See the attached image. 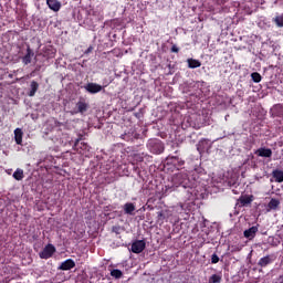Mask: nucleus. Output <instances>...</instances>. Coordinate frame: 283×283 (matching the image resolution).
<instances>
[{
    "mask_svg": "<svg viewBox=\"0 0 283 283\" xmlns=\"http://www.w3.org/2000/svg\"><path fill=\"white\" fill-rule=\"evenodd\" d=\"M187 178V174H177L172 177V185L165 186L163 189L164 193H171V191L176 190V187H180V185L185 184V179Z\"/></svg>",
    "mask_w": 283,
    "mask_h": 283,
    "instance_id": "obj_1",
    "label": "nucleus"
},
{
    "mask_svg": "<svg viewBox=\"0 0 283 283\" xmlns=\"http://www.w3.org/2000/svg\"><path fill=\"white\" fill-rule=\"evenodd\" d=\"M55 251H56V248H54V245H52V244H49L40 253V258L42 260H48V259H50L51 255H54Z\"/></svg>",
    "mask_w": 283,
    "mask_h": 283,
    "instance_id": "obj_2",
    "label": "nucleus"
},
{
    "mask_svg": "<svg viewBox=\"0 0 283 283\" xmlns=\"http://www.w3.org/2000/svg\"><path fill=\"white\" fill-rule=\"evenodd\" d=\"M84 90H86V92L90 94H98V92L103 91V86L96 83H88L84 86Z\"/></svg>",
    "mask_w": 283,
    "mask_h": 283,
    "instance_id": "obj_3",
    "label": "nucleus"
},
{
    "mask_svg": "<svg viewBox=\"0 0 283 283\" xmlns=\"http://www.w3.org/2000/svg\"><path fill=\"white\" fill-rule=\"evenodd\" d=\"M146 243L143 240H137L132 244L133 253H143L145 251Z\"/></svg>",
    "mask_w": 283,
    "mask_h": 283,
    "instance_id": "obj_4",
    "label": "nucleus"
},
{
    "mask_svg": "<svg viewBox=\"0 0 283 283\" xmlns=\"http://www.w3.org/2000/svg\"><path fill=\"white\" fill-rule=\"evenodd\" d=\"M76 266V263L72 259H67L64 262L61 263L59 266L60 271H71V269H74Z\"/></svg>",
    "mask_w": 283,
    "mask_h": 283,
    "instance_id": "obj_5",
    "label": "nucleus"
},
{
    "mask_svg": "<svg viewBox=\"0 0 283 283\" xmlns=\"http://www.w3.org/2000/svg\"><path fill=\"white\" fill-rule=\"evenodd\" d=\"M259 231L258 226H253L249 228L248 230H244L243 235L247 238V240H253L255 238L256 233Z\"/></svg>",
    "mask_w": 283,
    "mask_h": 283,
    "instance_id": "obj_6",
    "label": "nucleus"
},
{
    "mask_svg": "<svg viewBox=\"0 0 283 283\" xmlns=\"http://www.w3.org/2000/svg\"><path fill=\"white\" fill-rule=\"evenodd\" d=\"M77 111H71V116H74L75 114H84V112H87V104L85 102H78L76 104Z\"/></svg>",
    "mask_w": 283,
    "mask_h": 283,
    "instance_id": "obj_7",
    "label": "nucleus"
},
{
    "mask_svg": "<svg viewBox=\"0 0 283 283\" xmlns=\"http://www.w3.org/2000/svg\"><path fill=\"white\" fill-rule=\"evenodd\" d=\"M46 4L53 12H59V10H61V2L59 0H46Z\"/></svg>",
    "mask_w": 283,
    "mask_h": 283,
    "instance_id": "obj_8",
    "label": "nucleus"
},
{
    "mask_svg": "<svg viewBox=\"0 0 283 283\" xmlns=\"http://www.w3.org/2000/svg\"><path fill=\"white\" fill-rule=\"evenodd\" d=\"M256 155L261 158H271V156H273V151L270 148H259L256 150Z\"/></svg>",
    "mask_w": 283,
    "mask_h": 283,
    "instance_id": "obj_9",
    "label": "nucleus"
},
{
    "mask_svg": "<svg viewBox=\"0 0 283 283\" xmlns=\"http://www.w3.org/2000/svg\"><path fill=\"white\" fill-rule=\"evenodd\" d=\"M33 57H34V52H32L31 48H28L27 54L22 57V63H24V65H29V63H32Z\"/></svg>",
    "mask_w": 283,
    "mask_h": 283,
    "instance_id": "obj_10",
    "label": "nucleus"
},
{
    "mask_svg": "<svg viewBox=\"0 0 283 283\" xmlns=\"http://www.w3.org/2000/svg\"><path fill=\"white\" fill-rule=\"evenodd\" d=\"M13 134L17 145H23V130L21 128H15Z\"/></svg>",
    "mask_w": 283,
    "mask_h": 283,
    "instance_id": "obj_11",
    "label": "nucleus"
},
{
    "mask_svg": "<svg viewBox=\"0 0 283 283\" xmlns=\"http://www.w3.org/2000/svg\"><path fill=\"white\" fill-rule=\"evenodd\" d=\"M280 207V200L277 199H271L268 203V211H275Z\"/></svg>",
    "mask_w": 283,
    "mask_h": 283,
    "instance_id": "obj_12",
    "label": "nucleus"
},
{
    "mask_svg": "<svg viewBox=\"0 0 283 283\" xmlns=\"http://www.w3.org/2000/svg\"><path fill=\"white\" fill-rule=\"evenodd\" d=\"M271 262H273V259H271L270 255L263 256L259 260V266H269V264H271Z\"/></svg>",
    "mask_w": 283,
    "mask_h": 283,
    "instance_id": "obj_13",
    "label": "nucleus"
},
{
    "mask_svg": "<svg viewBox=\"0 0 283 283\" xmlns=\"http://www.w3.org/2000/svg\"><path fill=\"white\" fill-rule=\"evenodd\" d=\"M187 63H188V67H190V70H196V67H200V65H202V63H200V61L193 60V59H188Z\"/></svg>",
    "mask_w": 283,
    "mask_h": 283,
    "instance_id": "obj_14",
    "label": "nucleus"
},
{
    "mask_svg": "<svg viewBox=\"0 0 283 283\" xmlns=\"http://www.w3.org/2000/svg\"><path fill=\"white\" fill-rule=\"evenodd\" d=\"M275 182H283V171L282 170H273L272 172Z\"/></svg>",
    "mask_w": 283,
    "mask_h": 283,
    "instance_id": "obj_15",
    "label": "nucleus"
},
{
    "mask_svg": "<svg viewBox=\"0 0 283 283\" xmlns=\"http://www.w3.org/2000/svg\"><path fill=\"white\" fill-rule=\"evenodd\" d=\"M124 211L128 216H132V213H134V211H136V206H134V203H126V205H124Z\"/></svg>",
    "mask_w": 283,
    "mask_h": 283,
    "instance_id": "obj_16",
    "label": "nucleus"
},
{
    "mask_svg": "<svg viewBox=\"0 0 283 283\" xmlns=\"http://www.w3.org/2000/svg\"><path fill=\"white\" fill-rule=\"evenodd\" d=\"M30 87L31 91L29 92V96H34V94H36V91L39 90V83L32 81Z\"/></svg>",
    "mask_w": 283,
    "mask_h": 283,
    "instance_id": "obj_17",
    "label": "nucleus"
},
{
    "mask_svg": "<svg viewBox=\"0 0 283 283\" xmlns=\"http://www.w3.org/2000/svg\"><path fill=\"white\" fill-rule=\"evenodd\" d=\"M13 178L15 180H21L23 178V169L18 168L14 172H13Z\"/></svg>",
    "mask_w": 283,
    "mask_h": 283,
    "instance_id": "obj_18",
    "label": "nucleus"
},
{
    "mask_svg": "<svg viewBox=\"0 0 283 283\" xmlns=\"http://www.w3.org/2000/svg\"><path fill=\"white\" fill-rule=\"evenodd\" d=\"M241 205H251L253 202V199L250 196H243L240 198Z\"/></svg>",
    "mask_w": 283,
    "mask_h": 283,
    "instance_id": "obj_19",
    "label": "nucleus"
},
{
    "mask_svg": "<svg viewBox=\"0 0 283 283\" xmlns=\"http://www.w3.org/2000/svg\"><path fill=\"white\" fill-rule=\"evenodd\" d=\"M222 282V276L218 274H213L209 279V283H220Z\"/></svg>",
    "mask_w": 283,
    "mask_h": 283,
    "instance_id": "obj_20",
    "label": "nucleus"
},
{
    "mask_svg": "<svg viewBox=\"0 0 283 283\" xmlns=\"http://www.w3.org/2000/svg\"><path fill=\"white\" fill-rule=\"evenodd\" d=\"M251 78L254 83H260V81H262V75H260L258 72H254L251 74Z\"/></svg>",
    "mask_w": 283,
    "mask_h": 283,
    "instance_id": "obj_21",
    "label": "nucleus"
},
{
    "mask_svg": "<svg viewBox=\"0 0 283 283\" xmlns=\"http://www.w3.org/2000/svg\"><path fill=\"white\" fill-rule=\"evenodd\" d=\"M112 277H115L116 280H119V277H123V272L120 270H113L111 272Z\"/></svg>",
    "mask_w": 283,
    "mask_h": 283,
    "instance_id": "obj_22",
    "label": "nucleus"
},
{
    "mask_svg": "<svg viewBox=\"0 0 283 283\" xmlns=\"http://www.w3.org/2000/svg\"><path fill=\"white\" fill-rule=\"evenodd\" d=\"M274 23L277 25V28H283V17L282 15L275 17Z\"/></svg>",
    "mask_w": 283,
    "mask_h": 283,
    "instance_id": "obj_23",
    "label": "nucleus"
},
{
    "mask_svg": "<svg viewBox=\"0 0 283 283\" xmlns=\"http://www.w3.org/2000/svg\"><path fill=\"white\" fill-rule=\"evenodd\" d=\"M211 262H212V264H218V262H220V258H218V255L213 254L211 258Z\"/></svg>",
    "mask_w": 283,
    "mask_h": 283,
    "instance_id": "obj_24",
    "label": "nucleus"
},
{
    "mask_svg": "<svg viewBox=\"0 0 283 283\" xmlns=\"http://www.w3.org/2000/svg\"><path fill=\"white\" fill-rule=\"evenodd\" d=\"M172 52H178V49H176V46H174Z\"/></svg>",
    "mask_w": 283,
    "mask_h": 283,
    "instance_id": "obj_25",
    "label": "nucleus"
},
{
    "mask_svg": "<svg viewBox=\"0 0 283 283\" xmlns=\"http://www.w3.org/2000/svg\"><path fill=\"white\" fill-rule=\"evenodd\" d=\"M279 280H280V282L282 283V282H283V275H281V276L279 277Z\"/></svg>",
    "mask_w": 283,
    "mask_h": 283,
    "instance_id": "obj_26",
    "label": "nucleus"
}]
</instances>
